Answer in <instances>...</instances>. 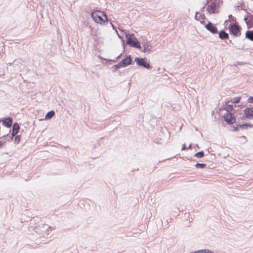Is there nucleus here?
I'll use <instances>...</instances> for the list:
<instances>
[{
	"mask_svg": "<svg viewBox=\"0 0 253 253\" xmlns=\"http://www.w3.org/2000/svg\"><path fill=\"white\" fill-rule=\"evenodd\" d=\"M224 119L225 122L229 124H233L235 122V118L233 116L231 113H226L224 115Z\"/></svg>",
	"mask_w": 253,
	"mask_h": 253,
	"instance_id": "7",
	"label": "nucleus"
},
{
	"mask_svg": "<svg viewBox=\"0 0 253 253\" xmlns=\"http://www.w3.org/2000/svg\"><path fill=\"white\" fill-rule=\"evenodd\" d=\"M250 20H249L248 22L247 21V18H244V20L246 21V22L247 23H250V24H253V15L251 16H250Z\"/></svg>",
	"mask_w": 253,
	"mask_h": 253,
	"instance_id": "23",
	"label": "nucleus"
},
{
	"mask_svg": "<svg viewBox=\"0 0 253 253\" xmlns=\"http://www.w3.org/2000/svg\"><path fill=\"white\" fill-rule=\"evenodd\" d=\"M131 59L130 56H127L126 58L124 59L121 62V64L123 67L129 65L131 63Z\"/></svg>",
	"mask_w": 253,
	"mask_h": 253,
	"instance_id": "11",
	"label": "nucleus"
},
{
	"mask_svg": "<svg viewBox=\"0 0 253 253\" xmlns=\"http://www.w3.org/2000/svg\"><path fill=\"white\" fill-rule=\"evenodd\" d=\"M55 112L53 110H51L48 112L45 116V120H50L51 119L54 115Z\"/></svg>",
	"mask_w": 253,
	"mask_h": 253,
	"instance_id": "16",
	"label": "nucleus"
},
{
	"mask_svg": "<svg viewBox=\"0 0 253 253\" xmlns=\"http://www.w3.org/2000/svg\"><path fill=\"white\" fill-rule=\"evenodd\" d=\"M207 9L209 13H214L216 9V4L214 2H212L208 6Z\"/></svg>",
	"mask_w": 253,
	"mask_h": 253,
	"instance_id": "10",
	"label": "nucleus"
},
{
	"mask_svg": "<svg viewBox=\"0 0 253 253\" xmlns=\"http://www.w3.org/2000/svg\"><path fill=\"white\" fill-rule=\"evenodd\" d=\"M50 230L51 227L46 224H42L35 228L36 232L42 235H48Z\"/></svg>",
	"mask_w": 253,
	"mask_h": 253,
	"instance_id": "3",
	"label": "nucleus"
},
{
	"mask_svg": "<svg viewBox=\"0 0 253 253\" xmlns=\"http://www.w3.org/2000/svg\"><path fill=\"white\" fill-rule=\"evenodd\" d=\"M206 28L212 34H216L217 33L216 27L211 22H209V23L206 25Z\"/></svg>",
	"mask_w": 253,
	"mask_h": 253,
	"instance_id": "8",
	"label": "nucleus"
},
{
	"mask_svg": "<svg viewBox=\"0 0 253 253\" xmlns=\"http://www.w3.org/2000/svg\"><path fill=\"white\" fill-rule=\"evenodd\" d=\"M246 37L253 41V31H248L246 33Z\"/></svg>",
	"mask_w": 253,
	"mask_h": 253,
	"instance_id": "17",
	"label": "nucleus"
},
{
	"mask_svg": "<svg viewBox=\"0 0 253 253\" xmlns=\"http://www.w3.org/2000/svg\"><path fill=\"white\" fill-rule=\"evenodd\" d=\"M244 113L247 118L253 119V108H247L244 110Z\"/></svg>",
	"mask_w": 253,
	"mask_h": 253,
	"instance_id": "9",
	"label": "nucleus"
},
{
	"mask_svg": "<svg viewBox=\"0 0 253 253\" xmlns=\"http://www.w3.org/2000/svg\"><path fill=\"white\" fill-rule=\"evenodd\" d=\"M120 56V55L119 56H117V57H116V58H119V57Z\"/></svg>",
	"mask_w": 253,
	"mask_h": 253,
	"instance_id": "32",
	"label": "nucleus"
},
{
	"mask_svg": "<svg viewBox=\"0 0 253 253\" xmlns=\"http://www.w3.org/2000/svg\"><path fill=\"white\" fill-rule=\"evenodd\" d=\"M195 19L199 21L201 23L204 22L205 15L199 12H196Z\"/></svg>",
	"mask_w": 253,
	"mask_h": 253,
	"instance_id": "14",
	"label": "nucleus"
},
{
	"mask_svg": "<svg viewBox=\"0 0 253 253\" xmlns=\"http://www.w3.org/2000/svg\"><path fill=\"white\" fill-rule=\"evenodd\" d=\"M121 67H123L122 65L121 64V62H120L118 64H117V65H115L114 66H113V68H114V69L115 70H117L119 68H120Z\"/></svg>",
	"mask_w": 253,
	"mask_h": 253,
	"instance_id": "25",
	"label": "nucleus"
},
{
	"mask_svg": "<svg viewBox=\"0 0 253 253\" xmlns=\"http://www.w3.org/2000/svg\"><path fill=\"white\" fill-rule=\"evenodd\" d=\"M233 105H226L224 108V109L227 112L226 113H231V111L233 109Z\"/></svg>",
	"mask_w": 253,
	"mask_h": 253,
	"instance_id": "18",
	"label": "nucleus"
},
{
	"mask_svg": "<svg viewBox=\"0 0 253 253\" xmlns=\"http://www.w3.org/2000/svg\"><path fill=\"white\" fill-rule=\"evenodd\" d=\"M229 31L231 34L235 36L240 35V27L236 24H231L229 26Z\"/></svg>",
	"mask_w": 253,
	"mask_h": 253,
	"instance_id": "5",
	"label": "nucleus"
},
{
	"mask_svg": "<svg viewBox=\"0 0 253 253\" xmlns=\"http://www.w3.org/2000/svg\"><path fill=\"white\" fill-rule=\"evenodd\" d=\"M196 253H214L212 251L209 250H200L196 251Z\"/></svg>",
	"mask_w": 253,
	"mask_h": 253,
	"instance_id": "19",
	"label": "nucleus"
},
{
	"mask_svg": "<svg viewBox=\"0 0 253 253\" xmlns=\"http://www.w3.org/2000/svg\"><path fill=\"white\" fill-rule=\"evenodd\" d=\"M185 150H187V148L186 147L185 144H184L182 147L181 150L183 151Z\"/></svg>",
	"mask_w": 253,
	"mask_h": 253,
	"instance_id": "28",
	"label": "nucleus"
},
{
	"mask_svg": "<svg viewBox=\"0 0 253 253\" xmlns=\"http://www.w3.org/2000/svg\"><path fill=\"white\" fill-rule=\"evenodd\" d=\"M194 156L198 158H203L204 156V152L203 151H200L198 153H196Z\"/></svg>",
	"mask_w": 253,
	"mask_h": 253,
	"instance_id": "20",
	"label": "nucleus"
},
{
	"mask_svg": "<svg viewBox=\"0 0 253 253\" xmlns=\"http://www.w3.org/2000/svg\"><path fill=\"white\" fill-rule=\"evenodd\" d=\"M91 16L94 21L96 23H102L107 20L106 15L101 11H95L91 13Z\"/></svg>",
	"mask_w": 253,
	"mask_h": 253,
	"instance_id": "1",
	"label": "nucleus"
},
{
	"mask_svg": "<svg viewBox=\"0 0 253 253\" xmlns=\"http://www.w3.org/2000/svg\"><path fill=\"white\" fill-rule=\"evenodd\" d=\"M219 37L222 40L227 39L229 38L228 34L223 31H221L219 33Z\"/></svg>",
	"mask_w": 253,
	"mask_h": 253,
	"instance_id": "15",
	"label": "nucleus"
},
{
	"mask_svg": "<svg viewBox=\"0 0 253 253\" xmlns=\"http://www.w3.org/2000/svg\"><path fill=\"white\" fill-rule=\"evenodd\" d=\"M12 123V120L11 118H8L6 119H5L2 121V123L4 126L7 127H10L11 126Z\"/></svg>",
	"mask_w": 253,
	"mask_h": 253,
	"instance_id": "13",
	"label": "nucleus"
},
{
	"mask_svg": "<svg viewBox=\"0 0 253 253\" xmlns=\"http://www.w3.org/2000/svg\"><path fill=\"white\" fill-rule=\"evenodd\" d=\"M126 41L127 44L132 47L140 49L141 46L137 39L135 37L134 35L127 34L126 35Z\"/></svg>",
	"mask_w": 253,
	"mask_h": 253,
	"instance_id": "2",
	"label": "nucleus"
},
{
	"mask_svg": "<svg viewBox=\"0 0 253 253\" xmlns=\"http://www.w3.org/2000/svg\"><path fill=\"white\" fill-rule=\"evenodd\" d=\"M239 126L240 127H241V128H246L247 127V126L252 127L253 126V125H251L250 124H245L244 125H239Z\"/></svg>",
	"mask_w": 253,
	"mask_h": 253,
	"instance_id": "21",
	"label": "nucleus"
},
{
	"mask_svg": "<svg viewBox=\"0 0 253 253\" xmlns=\"http://www.w3.org/2000/svg\"><path fill=\"white\" fill-rule=\"evenodd\" d=\"M241 99V97H234L232 99V102L233 103H238L240 101Z\"/></svg>",
	"mask_w": 253,
	"mask_h": 253,
	"instance_id": "24",
	"label": "nucleus"
},
{
	"mask_svg": "<svg viewBox=\"0 0 253 253\" xmlns=\"http://www.w3.org/2000/svg\"><path fill=\"white\" fill-rule=\"evenodd\" d=\"M143 49L142 50L144 53L150 52L152 51L153 46L150 41L147 40H143L141 42Z\"/></svg>",
	"mask_w": 253,
	"mask_h": 253,
	"instance_id": "4",
	"label": "nucleus"
},
{
	"mask_svg": "<svg viewBox=\"0 0 253 253\" xmlns=\"http://www.w3.org/2000/svg\"><path fill=\"white\" fill-rule=\"evenodd\" d=\"M134 61L139 66H143L147 69H150L151 68L149 63L145 61L144 59L143 58L136 57L135 58Z\"/></svg>",
	"mask_w": 253,
	"mask_h": 253,
	"instance_id": "6",
	"label": "nucleus"
},
{
	"mask_svg": "<svg viewBox=\"0 0 253 253\" xmlns=\"http://www.w3.org/2000/svg\"><path fill=\"white\" fill-rule=\"evenodd\" d=\"M192 148V145L190 144L188 148H187V150L189 149H191Z\"/></svg>",
	"mask_w": 253,
	"mask_h": 253,
	"instance_id": "30",
	"label": "nucleus"
},
{
	"mask_svg": "<svg viewBox=\"0 0 253 253\" xmlns=\"http://www.w3.org/2000/svg\"><path fill=\"white\" fill-rule=\"evenodd\" d=\"M15 142H16L17 143H18L20 141V136L19 135H17L15 136V140H14Z\"/></svg>",
	"mask_w": 253,
	"mask_h": 253,
	"instance_id": "26",
	"label": "nucleus"
},
{
	"mask_svg": "<svg viewBox=\"0 0 253 253\" xmlns=\"http://www.w3.org/2000/svg\"><path fill=\"white\" fill-rule=\"evenodd\" d=\"M19 126L17 123L14 124L12 127V131L11 133L12 136H15L17 133H18L19 130Z\"/></svg>",
	"mask_w": 253,
	"mask_h": 253,
	"instance_id": "12",
	"label": "nucleus"
},
{
	"mask_svg": "<svg viewBox=\"0 0 253 253\" xmlns=\"http://www.w3.org/2000/svg\"><path fill=\"white\" fill-rule=\"evenodd\" d=\"M249 100L251 102H253V97H251L249 98Z\"/></svg>",
	"mask_w": 253,
	"mask_h": 253,
	"instance_id": "29",
	"label": "nucleus"
},
{
	"mask_svg": "<svg viewBox=\"0 0 253 253\" xmlns=\"http://www.w3.org/2000/svg\"><path fill=\"white\" fill-rule=\"evenodd\" d=\"M195 167L197 168L204 169L206 168V165L205 164H196Z\"/></svg>",
	"mask_w": 253,
	"mask_h": 253,
	"instance_id": "22",
	"label": "nucleus"
},
{
	"mask_svg": "<svg viewBox=\"0 0 253 253\" xmlns=\"http://www.w3.org/2000/svg\"><path fill=\"white\" fill-rule=\"evenodd\" d=\"M111 26H112V29H113V30L114 31V33L116 34V35H118L119 37H120V35L118 34L117 30L115 28L114 25L112 24L111 25Z\"/></svg>",
	"mask_w": 253,
	"mask_h": 253,
	"instance_id": "27",
	"label": "nucleus"
},
{
	"mask_svg": "<svg viewBox=\"0 0 253 253\" xmlns=\"http://www.w3.org/2000/svg\"><path fill=\"white\" fill-rule=\"evenodd\" d=\"M1 145H2V143L1 141H0V147L1 146Z\"/></svg>",
	"mask_w": 253,
	"mask_h": 253,
	"instance_id": "31",
	"label": "nucleus"
}]
</instances>
